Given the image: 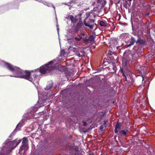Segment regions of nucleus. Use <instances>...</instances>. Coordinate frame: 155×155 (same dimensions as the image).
<instances>
[{
    "label": "nucleus",
    "mask_w": 155,
    "mask_h": 155,
    "mask_svg": "<svg viewBox=\"0 0 155 155\" xmlns=\"http://www.w3.org/2000/svg\"><path fill=\"white\" fill-rule=\"evenodd\" d=\"M5 66L14 74V75L11 76V77L24 78L31 82L37 81V75L34 74L31 76L29 71H23L20 68L7 63H5Z\"/></svg>",
    "instance_id": "nucleus-1"
},
{
    "label": "nucleus",
    "mask_w": 155,
    "mask_h": 155,
    "mask_svg": "<svg viewBox=\"0 0 155 155\" xmlns=\"http://www.w3.org/2000/svg\"><path fill=\"white\" fill-rule=\"evenodd\" d=\"M52 63V61H50L48 64L41 67L40 69V72L42 74H45L47 72L53 70L54 68L53 67Z\"/></svg>",
    "instance_id": "nucleus-2"
},
{
    "label": "nucleus",
    "mask_w": 155,
    "mask_h": 155,
    "mask_svg": "<svg viewBox=\"0 0 155 155\" xmlns=\"http://www.w3.org/2000/svg\"><path fill=\"white\" fill-rule=\"evenodd\" d=\"M132 57V55L130 51H126L124 52L122 58V64L124 67H127L128 62L129 61L130 58Z\"/></svg>",
    "instance_id": "nucleus-3"
},
{
    "label": "nucleus",
    "mask_w": 155,
    "mask_h": 155,
    "mask_svg": "<svg viewBox=\"0 0 155 155\" xmlns=\"http://www.w3.org/2000/svg\"><path fill=\"white\" fill-rule=\"evenodd\" d=\"M72 50V51L75 53L76 55H77L79 57H82V56L79 53L80 52H82L81 48L76 46L75 47H73Z\"/></svg>",
    "instance_id": "nucleus-4"
},
{
    "label": "nucleus",
    "mask_w": 155,
    "mask_h": 155,
    "mask_svg": "<svg viewBox=\"0 0 155 155\" xmlns=\"http://www.w3.org/2000/svg\"><path fill=\"white\" fill-rule=\"evenodd\" d=\"M21 142V140H15L10 143L11 147L12 149L14 148L17 146Z\"/></svg>",
    "instance_id": "nucleus-5"
},
{
    "label": "nucleus",
    "mask_w": 155,
    "mask_h": 155,
    "mask_svg": "<svg viewBox=\"0 0 155 155\" xmlns=\"http://www.w3.org/2000/svg\"><path fill=\"white\" fill-rule=\"evenodd\" d=\"M28 142V140L27 139L25 138H23L22 142V145L21 147L20 148V151L21 150H23L24 149V147H26V149H28V147L27 146V143Z\"/></svg>",
    "instance_id": "nucleus-6"
},
{
    "label": "nucleus",
    "mask_w": 155,
    "mask_h": 155,
    "mask_svg": "<svg viewBox=\"0 0 155 155\" xmlns=\"http://www.w3.org/2000/svg\"><path fill=\"white\" fill-rule=\"evenodd\" d=\"M137 69H138V70L140 72L141 74H145L146 73V71L147 70V68L143 66H140L139 65L137 66Z\"/></svg>",
    "instance_id": "nucleus-7"
},
{
    "label": "nucleus",
    "mask_w": 155,
    "mask_h": 155,
    "mask_svg": "<svg viewBox=\"0 0 155 155\" xmlns=\"http://www.w3.org/2000/svg\"><path fill=\"white\" fill-rule=\"evenodd\" d=\"M87 18H86L84 20V24L85 25L89 27L90 28H93V26L92 25H90V22H94V21L93 19H91L89 20V22H87Z\"/></svg>",
    "instance_id": "nucleus-8"
},
{
    "label": "nucleus",
    "mask_w": 155,
    "mask_h": 155,
    "mask_svg": "<svg viewBox=\"0 0 155 155\" xmlns=\"http://www.w3.org/2000/svg\"><path fill=\"white\" fill-rule=\"evenodd\" d=\"M120 124L117 122L116 125L115 129L114 130L115 133H117L120 129Z\"/></svg>",
    "instance_id": "nucleus-9"
},
{
    "label": "nucleus",
    "mask_w": 155,
    "mask_h": 155,
    "mask_svg": "<svg viewBox=\"0 0 155 155\" xmlns=\"http://www.w3.org/2000/svg\"><path fill=\"white\" fill-rule=\"evenodd\" d=\"M121 71L123 74V75L124 76L125 78L126 77V75L129 73V72L127 69L126 70H123V69H121Z\"/></svg>",
    "instance_id": "nucleus-10"
},
{
    "label": "nucleus",
    "mask_w": 155,
    "mask_h": 155,
    "mask_svg": "<svg viewBox=\"0 0 155 155\" xmlns=\"http://www.w3.org/2000/svg\"><path fill=\"white\" fill-rule=\"evenodd\" d=\"M128 132V130H125L120 131L119 133L121 136H125Z\"/></svg>",
    "instance_id": "nucleus-11"
},
{
    "label": "nucleus",
    "mask_w": 155,
    "mask_h": 155,
    "mask_svg": "<svg viewBox=\"0 0 155 155\" xmlns=\"http://www.w3.org/2000/svg\"><path fill=\"white\" fill-rule=\"evenodd\" d=\"M98 3H100L102 7H104L105 5L106 2L105 0H97Z\"/></svg>",
    "instance_id": "nucleus-12"
},
{
    "label": "nucleus",
    "mask_w": 155,
    "mask_h": 155,
    "mask_svg": "<svg viewBox=\"0 0 155 155\" xmlns=\"http://www.w3.org/2000/svg\"><path fill=\"white\" fill-rule=\"evenodd\" d=\"M70 18L72 22H75L76 21V19L71 15L70 16Z\"/></svg>",
    "instance_id": "nucleus-13"
},
{
    "label": "nucleus",
    "mask_w": 155,
    "mask_h": 155,
    "mask_svg": "<svg viewBox=\"0 0 155 155\" xmlns=\"http://www.w3.org/2000/svg\"><path fill=\"white\" fill-rule=\"evenodd\" d=\"M135 42L134 39L133 37H132L131 38L130 41V45H133Z\"/></svg>",
    "instance_id": "nucleus-14"
},
{
    "label": "nucleus",
    "mask_w": 155,
    "mask_h": 155,
    "mask_svg": "<svg viewBox=\"0 0 155 155\" xmlns=\"http://www.w3.org/2000/svg\"><path fill=\"white\" fill-rule=\"evenodd\" d=\"M99 24L101 26H106V22L105 21H101L100 22Z\"/></svg>",
    "instance_id": "nucleus-15"
},
{
    "label": "nucleus",
    "mask_w": 155,
    "mask_h": 155,
    "mask_svg": "<svg viewBox=\"0 0 155 155\" xmlns=\"http://www.w3.org/2000/svg\"><path fill=\"white\" fill-rule=\"evenodd\" d=\"M86 34V33L85 32H82L79 35V36L81 38L82 37L85 35Z\"/></svg>",
    "instance_id": "nucleus-16"
},
{
    "label": "nucleus",
    "mask_w": 155,
    "mask_h": 155,
    "mask_svg": "<svg viewBox=\"0 0 155 155\" xmlns=\"http://www.w3.org/2000/svg\"><path fill=\"white\" fill-rule=\"evenodd\" d=\"M88 40L90 41H92L94 40V37L93 36H90L88 38Z\"/></svg>",
    "instance_id": "nucleus-17"
},
{
    "label": "nucleus",
    "mask_w": 155,
    "mask_h": 155,
    "mask_svg": "<svg viewBox=\"0 0 155 155\" xmlns=\"http://www.w3.org/2000/svg\"><path fill=\"white\" fill-rule=\"evenodd\" d=\"M53 84H51L50 86H47L46 87L45 89L48 90L52 86Z\"/></svg>",
    "instance_id": "nucleus-18"
},
{
    "label": "nucleus",
    "mask_w": 155,
    "mask_h": 155,
    "mask_svg": "<svg viewBox=\"0 0 155 155\" xmlns=\"http://www.w3.org/2000/svg\"><path fill=\"white\" fill-rule=\"evenodd\" d=\"M82 38V37H81V38L80 37V38H77V37H75V39L76 41H80Z\"/></svg>",
    "instance_id": "nucleus-19"
},
{
    "label": "nucleus",
    "mask_w": 155,
    "mask_h": 155,
    "mask_svg": "<svg viewBox=\"0 0 155 155\" xmlns=\"http://www.w3.org/2000/svg\"><path fill=\"white\" fill-rule=\"evenodd\" d=\"M104 124H103L102 125H101L100 127V129L101 130H102L104 127H106L105 126H104Z\"/></svg>",
    "instance_id": "nucleus-20"
},
{
    "label": "nucleus",
    "mask_w": 155,
    "mask_h": 155,
    "mask_svg": "<svg viewBox=\"0 0 155 155\" xmlns=\"http://www.w3.org/2000/svg\"><path fill=\"white\" fill-rule=\"evenodd\" d=\"M64 51H61V56H64Z\"/></svg>",
    "instance_id": "nucleus-21"
},
{
    "label": "nucleus",
    "mask_w": 155,
    "mask_h": 155,
    "mask_svg": "<svg viewBox=\"0 0 155 155\" xmlns=\"http://www.w3.org/2000/svg\"><path fill=\"white\" fill-rule=\"evenodd\" d=\"M107 122V121H104L103 124H104V126H105L106 123Z\"/></svg>",
    "instance_id": "nucleus-22"
},
{
    "label": "nucleus",
    "mask_w": 155,
    "mask_h": 155,
    "mask_svg": "<svg viewBox=\"0 0 155 155\" xmlns=\"http://www.w3.org/2000/svg\"><path fill=\"white\" fill-rule=\"evenodd\" d=\"M88 40L87 39H84L83 41H84L85 42H87L88 41Z\"/></svg>",
    "instance_id": "nucleus-23"
},
{
    "label": "nucleus",
    "mask_w": 155,
    "mask_h": 155,
    "mask_svg": "<svg viewBox=\"0 0 155 155\" xmlns=\"http://www.w3.org/2000/svg\"><path fill=\"white\" fill-rule=\"evenodd\" d=\"M43 105H43V104H42V105H41L40 106V107H37V106H36L35 107H36V108H39L40 107H41L42 106H43Z\"/></svg>",
    "instance_id": "nucleus-24"
},
{
    "label": "nucleus",
    "mask_w": 155,
    "mask_h": 155,
    "mask_svg": "<svg viewBox=\"0 0 155 155\" xmlns=\"http://www.w3.org/2000/svg\"><path fill=\"white\" fill-rule=\"evenodd\" d=\"M24 149H23V150L24 149L26 150H27V149H26V147H24Z\"/></svg>",
    "instance_id": "nucleus-25"
},
{
    "label": "nucleus",
    "mask_w": 155,
    "mask_h": 155,
    "mask_svg": "<svg viewBox=\"0 0 155 155\" xmlns=\"http://www.w3.org/2000/svg\"><path fill=\"white\" fill-rule=\"evenodd\" d=\"M148 14H149V13H147L146 14H145L146 16H148Z\"/></svg>",
    "instance_id": "nucleus-26"
},
{
    "label": "nucleus",
    "mask_w": 155,
    "mask_h": 155,
    "mask_svg": "<svg viewBox=\"0 0 155 155\" xmlns=\"http://www.w3.org/2000/svg\"><path fill=\"white\" fill-rule=\"evenodd\" d=\"M34 117V115H32L31 116V118H33Z\"/></svg>",
    "instance_id": "nucleus-27"
},
{
    "label": "nucleus",
    "mask_w": 155,
    "mask_h": 155,
    "mask_svg": "<svg viewBox=\"0 0 155 155\" xmlns=\"http://www.w3.org/2000/svg\"><path fill=\"white\" fill-rule=\"evenodd\" d=\"M128 1H131L132 0H128Z\"/></svg>",
    "instance_id": "nucleus-28"
},
{
    "label": "nucleus",
    "mask_w": 155,
    "mask_h": 155,
    "mask_svg": "<svg viewBox=\"0 0 155 155\" xmlns=\"http://www.w3.org/2000/svg\"><path fill=\"white\" fill-rule=\"evenodd\" d=\"M88 15H89V14L88 13V14H87Z\"/></svg>",
    "instance_id": "nucleus-29"
},
{
    "label": "nucleus",
    "mask_w": 155,
    "mask_h": 155,
    "mask_svg": "<svg viewBox=\"0 0 155 155\" xmlns=\"http://www.w3.org/2000/svg\"><path fill=\"white\" fill-rule=\"evenodd\" d=\"M142 78H143V77H142Z\"/></svg>",
    "instance_id": "nucleus-30"
}]
</instances>
